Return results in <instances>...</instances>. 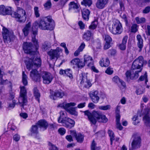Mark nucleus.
<instances>
[{
    "label": "nucleus",
    "mask_w": 150,
    "mask_h": 150,
    "mask_svg": "<svg viewBox=\"0 0 150 150\" xmlns=\"http://www.w3.org/2000/svg\"><path fill=\"white\" fill-rule=\"evenodd\" d=\"M37 35V30H34L33 27L32 28V42L33 43L35 46V49L32 44L31 42H25L23 43V48L25 53L29 54L30 55H37L39 52L37 51L39 47L38 40L35 38L36 35Z\"/></svg>",
    "instance_id": "obj_1"
},
{
    "label": "nucleus",
    "mask_w": 150,
    "mask_h": 150,
    "mask_svg": "<svg viewBox=\"0 0 150 150\" xmlns=\"http://www.w3.org/2000/svg\"><path fill=\"white\" fill-rule=\"evenodd\" d=\"M37 26H38V28L42 30H52L54 28L55 23L50 17H42L38 21H36L33 23L32 28L33 27L34 30H37L35 27Z\"/></svg>",
    "instance_id": "obj_2"
},
{
    "label": "nucleus",
    "mask_w": 150,
    "mask_h": 150,
    "mask_svg": "<svg viewBox=\"0 0 150 150\" xmlns=\"http://www.w3.org/2000/svg\"><path fill=\"white\" fill-rule=\"evenodd\" d=\"M60 114V116L58 120L59 123H61L63 126L69 129H71L74 127L75 121L67 117L66 112L61 111Z\"/></svg>",
    "instance_id": "obj_3"
},
{
    "label": "nucleus",
    "mask_w": 150,
    "mask_h": 150,
    "mask_svg": "<svg viewBox=\"0 0 150 150\" xmlns=\"http://www.w3.org/2000/svg\"><path fill=\"white\" fill-rule=\"evenodd\" d=\"M39 53L37 55H32L28 61H25V63L28 69L30 70L31 69L39 67L40 66L41 62V60L39 57Z\"/></svg>",
    "instance_id": "obj_4"
},
{
    "label": "nucleus",
    "mask_w": 150,
    "mask_h": 150,
    "mask_svg": "<svg viewBox=\"0 0 150 150\" xmlns=\"http://www.w3.org/2000/svg\"><path fill=\"white\" fill-rule=\"evenodd\" d=\"M11 16L17 19V21L20 23H24L26 21L27 15L25 11L23 8L17 7L16 11L13 12Z\"/></svg>",
    "instance_id": "obj_5"
},
{
    "label": "nucleus",
    "mask_w": 150,
    "mask_h": 150,
    "mask_svg": "<svg viewBox=\"0 0 150 150\" xmlns=\"http://www.w3.org/2000/svg\"><path fill=\"white\" fill-rule=\"evenodd\" d=\"M76 105V104L74 103H67L64 102L59 105L58 107L63 108L71 115L77 116L78 112L76 110L77 107H70L71 106H74Z\"/></svg>",
    "instance_id": "obj_6"
},
{
    "label": "nucleus",
    "mask_w": 150,
    "mask_h": 150,
    "mask_svg": "<svg viewBox=\"0 0 150 150\" xmlns=\"http://www.w3.org/2000/svg\"><path fill=\"white\" fill-rule=\"evenodd\" d=\"M109 29L112 33L115 35L121 34L123 31L122 25L118 20L113 21L111 27H110Z\"/></svg>",
    "instance_id": "obj_7"
},
{
    "label": "nucleus",
    "mask_w": 150,
    "mask_h": 150,
    "mask_svg": "<svg viewBox=\"0 0 150 150\" xmlns=\"http://www.w3.org/2000/svg\"><path fill=\"white\" fill-rule=\"evenodd\" d=\"M20 96L18 98V104L20 106L23 107L27 103V91L25 87L20 86Z\"/></svg>",
    "instance_id": "obj_8"
},
{
    "label": "nucleus",
    "mask_w": 150,
    "mask_h": 150,
    "mask_svg": "<svg viewBox=\"0 0 150 150\" xmlns=\"http://www.w3.org/2000/svg\"><path fill=\"white\" fill-rule=\"evenodd\" d=\"M144 64V59L142 56H140L136 59L133 62L132 67V70H139Z\"/></svg>",
    "instance_id": "obj_9"
},
{
    "label": "nucleus",
    "mask_w": 150,
    "mask_h": 150,
    "mask_svg": "<svg viewBox=\"0 0 150 150\" xmlns=\"http://www.w3.org/2000/svg\"><path fill=\"white\" fill-rule=\"evenodd\" d=\"M141 139L139 136L136 134L133 135L131 143L132 148L129 150H133L140 148L141 145Z\"/></svg>",
    "instance_id": "obj_10"
},
{
    "label": "nucleus",
    "mask_w": 150,
    "mask_h": 150,
    "mask_svg": "<svg viewBox=\"0 0 150 150\" xmlns=\"http://www.w3.org/2000/svg\"><path fill=\"white\" fill-rule=\"evenodd\" d=\"M2 33L4 42H10L13 37L12 33L9 32L7 29L4 27H3Z\"/></svg>",
    "instance_id": "obj_11"
},
{
    "label": "nucleus",
    "mask_w": 150,
    "mask_h": 150,
    "mask_svg": "<svg viewBox=\"0 0 150 150\" xmlns=\"http://www.w3.org/2000/svg\"><path fill=\"white\" fill-rule=\"evenodd\" d=\"M41 75L43 79V82L44 83L49 84L52 81L53 77L50 73L46 71L42 72Z\"/></svg>",
    "instance_id": "obj_12"
},
{
    "label": "nucleus",
    "mask_w": 150,
    "mask_h": 150,
    "mask_svg": "<svg viewBox=\"0 0 150 150\" xmlns=\"http://www.w3.org/2000/svg\"><path fill=\"white\" fill-rule=\"evenodd\" d=\"M62 50L59 47H57L56 49H51L48 52V54L50 57V59L52 60L55 58L57 59L59 56L60 52H62Z\"/></svg>",
    "instance_id": "obj_13"
},
{
    "label": "nucleus",
    "mask_w": 150,
    "mask_h": 150,
    "mask_svg": "<svg viewBox=\"0 0 150 150\" xmlns=\"http://www.w3.org/2000/svg\"><path fill=\"white\" fill-rule=\"evenodd\" d=\"M93 114L94 117L100 122L106 123L108 121V119L105 116L100 112L97 111L94 112Z\"/></svg>",
    "instance_id": "obj_14"
},
{
    "label": "nucleus",
    "mask_w": 150,
    "mask_h": 150,
    "mask_svg": "<svg viewBox=\"0 0 150 150\" xmlns=\"http://www.w3.org/2000/svg\"><path fill=\"white\" fill-rule=\"evenodd\" d=\"M142 71V69L139 70H132L131 72L127 71L126 73V75L127 78H130L131 79H135L137 78L139 76L138 73Z\"/></svg>",
    "instance_id": "obj_15"
},
{
    "label": "nucleus",
    "mask_w": 150,
    "mask_h": 150,
    "mask_svg": "<svg viewBox=\"0 0 150 150\" xmlns=\"http://www.w3.org/2000/svg\"><path fill=\"white\" fill-rule=\"evenodd\" d=\"M13 11L11 7H5L3 5L0 6V14L3 15H11Z\"/></svg>",
    "instance_id": "obj_16"
},
{
    "label": "nucleus",
    "mask_w": 150,
    "mask_h": 150,
    "mask_svg": "<svg viewBox=\"0 0 150 150\" xmlns=\"http://www.w3.org/2000/svg\"><path fill=\"white\" fill-rule=\"evenodd\" d=\"M30 76L33 81L36 82H39L40 81V76L36 69L32 70L30 72Z\"/></svg>",
    "instance_id": "obj_17"
},
{
    "label": "nucleus",
    "mask_w": 150,
    "mask_h": 150,
    "mask_svg": "<svg viewBox=\"0 0 150 150\" xmlns=\"http://www.w3.org/2000/svg\"><path fill=\"white\" fill-rule=\"evenodd\" d=\"M150 108H147L144 109L145 115L143 118V120L147 126H148L149 127H150Z\"/></svg>",
    "instance_id": "obj_18"
},
{
    "label": "nucleus",
    "mask_w": 150,
    "mask_h": 150,
    "mask_svg": "<svg viewBox=\"0 0 150 150\" xmlns=\"http://www.w3.org/2000/svg\"><path fill=\"white\" fill-rule=\"evenodd\" d=\"M109 0H97L96 7L99 9H103L108 4Z\"/></svg>",
    "instance_id": "obj_19"
},
{
    "label": "nucleus",
    "mask_w": 150,
    "mask_h": 150,
    "mask_svg": "<svg viewBox=\"0 0 150 150\" xmlns=\"http://www.w3.org/2000/svg\"><path fill=\"white\" fill-rule=\"evenodd\" d=\"M90 96L92 101L95 103H97L99 99L98 92L97 91H91L89 93Z\"/></svg>",
    "instance_id": "obj_20"
},
{
    "label": "nucleus",
    "mask_w": 150,
    "mask_h": 150,
    "mask_svg": "<svg viewBox=\"0 0 150 150\" xmlns=\"http://www.w3.org/2000/svg\"><path fill=\"white\" fill-rule=\"evenodd\" d=\"M72 9L76 12H79L80 11L79 5L74 1L71 2L69 4V10L70 11Z\"/></svg>",
    "instance_id": "obj_21"
},
{
    "label": "nucleus",
    "mask_w": 150,
    "mask_h": 150,
    "mask_svg": "<svg viewBox=\"0 0 150 150\" xmlns=\"http://www.w3.org/2000/svg\"><path fill=\"white\" fill-rule=\"evenodd\" d=\"M128 37L127 35L125 36L122 40V43L119 46V48L122 50H124L126 48V44Z\"/></svg>",
    "instance_id": "obj_22"
},
{
    "label": "nucleus",
    "mask_w": 150,
    "mask_h": 150,
    "mask_svg": "<svg viewBox=\"0 0 150 150\" xmlns=\"http://www.w3.org/2000/svg\"><path fill=\"white\" fill-rule=\"evenodd\" d=\"M93 34L92 31L88 30L84 33L83 38L87 41H89L90 40L91 37L93 35Z\"/></svg>",
    "instance_id": "obj_23"
},
{
    "label": "nucleus",
    "mask_w": 150,
    "mask_h": 150,
    "mask_svg": "<svg viewBox=\"0 0 150 150\" xmlns=\"http://www.w3.org/2000/svg\"><path fill=\"white\" fill-rule=\"evenodd\" d=\"M31 23L29 22L28 23L26 24L25 27L23 29V32L25 36H27L28 34L31 29Z\"/></svg>",
    "instance_id": "obj_24"
},
{
    "label": "nucleus",
    "mask_w": 150,
    "mask_h": 150,
    "mask_svg": "<svg viewBox=\"0 0 150 150\" xmlns=\"http://www.w3.org/2000/svg\"><path fill=\"white\" fill-rule=\"evenodd\" d=\"M137 38L138 41L137 43V46L139 48V51L140 52L143 47V40L141 36L139 35H137Z\"/></svg>",
    "instance_id": "obj_25"
},
{
    "label": "nucleus",
    "mask_w": 150,
    "mask_h": 150,
    "mask_svg": "<svg viewBox=\"0 0 150 150\" xmlns=\"http://www.w3.org/2000/svg\"><path fill=\"white\" fill-rule=\"evenodd\" d=\"M82 14L83 19L85 20L88 21L90 14V11L87 9H84L82 11Z\"/></svg>",
    "instance_id": "obj_26"
},
{
    "label": "nucleus",
    "mask_w": 150,
    "mask_h": 150,
    "mask_svg": "<svg viewBox=\"0 0 150 150\" xmlns=\"http://www.w3.org/2000/svg\"><path fill=\"white\" fill-rule=\"evenodd\" d=\"M37 124L39 125L40 127H42L46 129H47L48 126V123L45 120H42L39 121Z\"/></svg>",
    "instance_id": "obj_27"
},
{
    "label": "nucleus",
    "mask_w": 150,
    "mask_h": 150,
    "mask_svg": "<svg viewBox=\"0 0 150 150\" xmlns=\"http://www.w3.org/2000/svg\"><path fill=\"white\" fill-rule=\"evenodd\" d=\"M64 95V93L63 92L57 91L54 92V96H50V98L54 100H55L56 97L62 98Z\"/></svg>",
    "instance_id": "obj_28"
},
{
    "label": "nucleus",
    "mask_w": 150,
    "mask_h": 150,
    "mask_svg": "<svg viewBox=\"0 0 150 150\" xmlns=\"http://www.w3.org/2000/svg\"><path fill=\"white\" fill-rule=\"evenodd\" d=\"M120 115L117 114L116 116V128L119 130H121L122 129L123 127L120 122Z\"/></svg>",
    "instance_id": "obj_29"
},
{
    "label": "nucleus",
    "mask_w": 150,
    "mask_h": 150,
    "mask_svg": "<svg viewBox=\"0 0 150 150\" xmlns=\"http://www.w3.org/2000/svg\"><path fill=\"white\" fill-rule=\"evenodd\" d=\"M38 127L37 125H33L30 129V135L32 136L38 133Z\"/></svg>",
    "instance_id": "obj_30"
},
{
    "label": "nucleus",
    "mask_w": 150,
    "mask_h": 150,
    "mask_svg": "<svg viewBox=\"0 0 150 150\" xmlns=\"http://www.w3.org/2000/svg\"><path fill=\"white\" fill-rule=\"evenodd\" d=\"M84 62L85 64H87V66L89 67L92 64V58L90 56H84Z\"/></svg>",
    "instance_id": "obj_31"
},
{
    "label": "nucleus",
    "mask_w": 150,
    "mask_h": 150,
    "mask_svg": "<svg viewBox=\"0 0 150 150\" xmlns=\"http://www.w3.org/2000/svg\"><path fill=\"white\" fill-rule=\"evenodd\" d=\"M51 47V43L48 42H45L42 45V48L44 50H46Z\"/></svg>",
    "instance_id": "obj_32"
},
{
    "label": "nucleus",
    "mask_w": 150,
    "mask_h": 150,
    "mask_svg": "<svg viewBox=\"0 0 150 150\" xmlns=\"http://www.w3.org/2000/svg\"><path fill=\"white\" fill-rule=\"evenodd\" d=\"M34 94L36 99L37 100L39 103L40 102V95L38 90L37 89H34Z\"/></svg>",
    "instance_id": "obj_33"
},
{
    "label": "nucleus",
    "mask_w": 150,
    "mask_h": 150,
    "mask_svg": "<svg viewBox=\"0 0 150 150\" xmlns=\"http://www.w3.org/2000/svg\"><path fill=\"white\" fill-rule=\"evenodd\" d=\"M100 64L101 67H107L110 64V61L108 58H107L105 60L103 61V62L100 61Z\"/></svg>",
    "instance_id": "obj_34"
},
{
    "label": "nucleus",
    "mask_w": 150,
    "mask_h": 150,
    "mask_svg": "<svg viewBox=\"0 0 150 150\" xmlns=\"http://www.w3.org/2000/svg\"><path fill=\"white\" fill-rule=\"evenodd\" d=\"M43 6L44 8L46 10H49L52 7V3L50 0H47Z\"/></svg>",
    "instance_id": "obj_35"
},
{
    "label": "nucleus",
    "mask_w": 150,
    "mask_h": 150,
    "mask_svg": "<svg viewBox=\"0 0 150 150\" xmlns=\"http://www.w3.org/2000/svg\"><path fill=\"white\" fill-rule=\"evenodd\" d=\"M27 78L28 77L25 74V72L23 71L22 72V82L25 86H26L28 84Z\"/></svg>",
    "instance_id": "obj_36"
},
{
    "label": "nucleus",
    "mask_w": 150,
    "mask_h": 150,
    "mask_svg": "<svg viewBox=\"0 0 150 150\" xmlns=\"http://www.w3.org/2000/svg\"><path fill=\"white\" fill-rule=\"evenodd\" d=\"M82 5L86 6H90L92 4V1L91 0H83V1L81 2Z\"/></svg>",
    "instance_id": "obj_37"
},
{
    "label": "nucleus",
    "mask_w": 150,
    "mask_h": 150,
    "mask_svg": "<svg viewBox=\"0 0 150 150\" xmlns=\"http://www.w3.org/2000/svg\"><path fill=\"white\" fill-rule=\"evenodd\" d=\"M84 136L81 133L78 134L76 138L77 141L79 143H81L84 140Z\"/></svg>",
    "instance_id": "obj_38"
},
{
    "label": "nucleus",
    "mask_w": 150,
    "mask_h": 150,
    "mask_svg": "<svg viewBox=\"0 0 150 150\" xmlns=\"http://www.w3.org/2000/svg\"><path fill=\"white\" fill-rule=\"evenodd\" d=\"M80 79L81 80V83H83L85 82H86L87 81V76L84 73H82L80 76Z\"/></svg>",
    "instance_id": "obj_39"
},
{
    "label": "nucleus",
    "mask_w": 150,
    "mask_h": 150,
    "mask_svg": "<svg viewBox=\"0 0 150 150\" xmlns=\"http://www.w3.org/2000/svg\"><path fill=\"white\" fill-rule=\"evenodd\" d=\"M145 80V83L146 84V83L148 82V80L147 79V75L146 72H145L144 74L143 75L141 76L139 79V80L140 81H143Z\"/></svg>",
    "instance_id": "obj_40"
},
{
    "label": "nucleus",
    "mask_w": 150,
    "mask_h": 150,
    "mask_svg": "<svg viewBox=\"0 0 150 150\" xmlns=\"http://www.w3.org/2000/svg\"><path fill=\"white\" fill-rule=\"evenodd\" d=\"M135 19L137 23L138 24L144 23L146 21L145 18L143 17L139 18L138 17H136L135 18Z\"/></svg>",
    "instance_id": "obj_41"
},
{
    "label": "nucleus",
    "mask_w": 150,
    "mask_h": 150,
    "mask_svg": "<svg viewBox=\"0 0 150 150\" xmlns=\"http://www.w3.org/2000/svg\"><path fill=\"white\" fill-rule=\"evenodd\" d=\"M79 61V59L78 58H76L74 59L71 61V65L74 67V66H77Z\"/></svg>",
    "instance_id": "obj_42"
},
{
    "label": "nucleus",
    "mask_w": 150,
    "mask_h": 150,
    "mask_svg": "<svg viewBox=\"0 0 150 150\" xmlns=\"http://www.w3.org/2000/svg\"><path fill=\"white\" fill-rule=\"evenodd\" d=\"M91 150H100V148L96 146V144L94 140L92 141L91 146Z\"/></svg>",
    "instance_id": "obj_43"
},
{
    "label": "nucleus",
    "mask_w": 150,
    "mask_h": 150,
    "mask_svg": "<svg viewBox=\"0 0 150 150\" xmlns=\"http://www.w3.org/2000/svg\"><path fill=\"white\" fill-rule=\"evenodd\" d=\"M103 37L106 42H110L112 41V39L108 35L105 34L104 35Z\"/></svg>",
    "instance_id": "obj_44"
},
{
    "label": "nucleus",
    "mask_w": 150,
    "mask_h": 150,
    "mask_svg": "<svg viewBox=\"0 0 150 150\" xmlns=\"http://www.w3.org/2000/svg\"><path fill=\"white\" fill-rule=\"evenodd\" d=\"M65 75L69 77V78H72L73 76L72 74V71L70 69H67L65 70Z\"/></svg>",
    "instance_id": "obj_45"
},
{
    "label": "nucleus",
    "mask_w": 150,
    "mask_h": 150,
    "mask_svg": "<svg viewBox=\"0 0 150 150\" xmlns=\"http://www.w3.org/2000/svg\"><path fill=\"white\" fill-rule=\"evenodd\" d=\"M34 14L36 18H38L40 16V14L39 13L38 8L37 7H35L34 8Z\"/></svg>",
    "instance_id": "obj_46"
},
{
    "label": "nucleus",
    "mask_w": 150,
    "mask_h": 150,
    "mask_svg": "<svg viewBox=\"0 0 150 150\" xmlns=\"http://www.w3.org/2000/svg\"><path fill=\"white\" fill-rule=\"evenodd\" d=\"M138 116L135 115L132 118V120L133 121V123L134 125H136L139 123V121L138 119Z\"/></svg>",
    "instance_id": "obj_47"
},
{
    "label": "nucleus",
    "mask_w": 150,
    "mask_h": 150,
    "mask_svg": "<svg viewBox=\"0 0 150 150\" xmlns=\"http://www.w3.org/2000/svg\"><path fill=\"white\" fill-rule=\"evenodd\" d=\"M144 89L142 86L138 88L136 91V93L137 95H140L144 93Z\"/></svg>",
    "instance_id": "obj_48"
},
{
    "label": "nucleus",
    "mask_w": 150,
    "mask_h": 150,
    "mask_svg": "<svg viewBox=\"0 0 150 150\" xmlns=\"http://www.w3.org/2000/svg\"><path fill=\"white\" fill-rule=\"evenodd\" d=\"M58 132L61 135H63L66 132V129L63 127L60 128L58 129Z\"/></svg>",
    "instance_id": "obj_49"
},
{
    "label": "nucleus",
    "mask_w": 150,
    "mask_h": 150,
    "mask_svg": "<svg viewBox=\"0 0 150 150\" xmlns=\"http://www.w3.org/2000/svg\"><path fill=\"white\" fill-rule=\"evenodd\" d=\"M95 118H96L95 117ZM89 119L90 121L93 124L95 125L96 122V120L95 119V117L94 115L93 116L92 115L90 118Z\"/></svg>",
    "instance_id": "obj_50"
},
{
    "label": "nucleus",
    "mask_w": 150,
    "mask_h": 150,
    "mask_svg": "<svg viewBox=\"0 0 150 150\" xmlns=\"http://www.w3.org/2000/svg\"><path fill=\"white\" fill-rule=\"evenodd\" d=\"M150 11V6H147L143 10L142 13H143L146 14L149 13Z\"/></svg>",
    "instance_id": "obj_51"
},
{
    "label": "nucleus",
    "mask_w": 150,
    "mask_h": 150,
    "mask_svg": "<svg viewBox=\"0 0 150 150\" xmlns=\"http://www.w3.org/2000/svg\"><path fill=\"white\" fill-rule=\"evenodd\" d=\"M137 25L134 24L132 26L131 28V31L132 32L135 33L137 31Z\"/></svg>",
    "instance_id": "obj_52"
},
{
    "label": "nucleus",
    "mask_w": 150,
    "mask_h": 150,
    "mask_svg": "<svg viewBox=\"0 0 150 150\" xmlns=\"http://www.w3.org/2000/svg\"><path fill=\"white\" fill-rule=\"evenodd\" d=\"M49 126V129L51 130H52L57 128V125L55 123L50 124Z\"/></svg>",
    "instance_id": "obj_53"
},
{
    "label": "nucleus",
    "mask_w": 150,
    "mask_h": 150,
    "mask_svg": "<svg viewBox=\"0 0 150 150\" xmlns=\"http://www.w3.org/2000/svg\"><path fill=\"white\" fill-rule=\"evenodd\" d=\"M105 72L106 74H108L111 75L113 73V71L112 69L110 68V67H109L107 68Z\"/></svg>",
    "instance_id": "obj_54"
},
{
    "label": "nucleus",
    "mask_w": 150,
    "mask_h": 150,
    "mask_svg": "<svg viewBox=\"0 0 150 150\" xmlns=\"http://www.w3.org/2000/svg\"><path fill=\"white\" fill-rule=\"evenodd\" d=\"M49 146L50 147L49 148H50L52 150H58V149L55 145L51 143L50 142L49 143Z\"/></svg>",
    "instance_id": "obj_55"
},
{
    "label": "nucleus",
    "mask_w": 150,
    "mask_h": 150,
    "mask_svg": "<svg viewBox=\"0 0 150 150\" xmlns=\"http://www.w3.org/2000/svg\"><path fill=\"white\" fill-rule=\"evenodd\" d=\"M110 108V105H107L105 106H100L99 107V108L101 110H106L109 109Z\"/></svg>",
    "instance_id": "obj_56"
},
{
    "label": "nucleus",
    "mask_w": 150,
    "mask_h": 150,
    "mask_svg": "<svg viewBox=\"0 0 150 150\" xmlns=\"http://www.w3.org/2000/svg\"><path fill=\"white\" fill-rule=\"evenodd\" d=\"M16 101L15 100H13L12 103H9L8 108H13L16 104Z\"/></svg>",
    "instance_id": "obj_57"
},
{
    "label": "nucleus",
    "mask_w": 150,
    "mask_h": 150,
    "mask_svg": "<svg viewBox=\"0 0 150 150\" xmlns=\"http://www.w3.org/2000/svg\"><path fill=\"white\" fill-rule=\"evenodd\" d=\"M112 81L114 82L118 83L120 81V80L117 76H115L112 79Z\"/></svg>",
    "instance_id": "obj_58"
},
{
    "label": "nucleus",
    "mask_w": 150,
    "mask_h": 150,
    "mask_svg": "<svg viewBox=\"0 0 150 150\" xmlns=\"http://www.w3.org/2000/svg\"><path fill=\"white\" fill-rule=\"evenodd\" d=\"M85 64V63H84V62H83L79 59V61L77 67L78 68H82L84 66Z\"/></svg>",
    "instance_id": "obj_59"
},
{
    "label": "nucleus",
    "mask_w": 150,
    "mask_h": 150,
    "mask_svg": "<svg viewBox=\"0 0 150 150\" xmlns=\"http://www.w3.org/2000/svg\"><path fill=\"white\" fill-rule=\"evenodd\" d=\"M13 139L16 142L18 141L20 139V136L18 134L14 135L13 137Z\"/></svg>",
    "instance_id": "obj_60"
},
{
    "label": "nucleus",
    "mask_w": 150,
    "mask_h": 150,
    "mask_svg": "<svg viewBox=\"0 0 150 150\" xmlns=\"http://www.w3.org/2000/svg\"><path fill=\"white\" fill-rule=\"evenodd\" d=\"M85 46V43L84 42H83L81 44L78 49L79 50V51L82 52L83 49L84 48Z\"/></svg>",
    "instance_id": "obj_61"
},
{
    "label": "nucleus",
    "mask_w": 150,
    "mask_h": 150,
    "mask_svg": "<svg viewBox=\"0 0 150 150\" xmlns=\"http://www.w3.org/2000/svg\"><path fill=\"white\" fill-rule=\"evenodd\" d=\"M108 133L110 137V138H114V134L112 130H109L108 131Z\"/></svg>",
    "instance_id": "obj_62"
},
{
    "label": "nucleus",
    "mask_w": 150,
    "mask_h": 150,
    "mask_svg": "<svg viewBox=\"0 0 150 150\" xmlns=\"http://www.w3.org/2000/svg\"><path fill=\"white\" fill-rule=\"evenodd\" d=\"M83 112L85 115L87 116L88 119L92 115L91 113L88 110H86Z\"/></svg>",
    "instance_id": "obj_63"
},
{
    "label": "nucleus",
    "mask_w": 150,
    "mask_h": 150,
    "mask_svg": "<svg viewBox=\"0 0 150 150\" xmlns=\"http://www.w3.org/2000/svg\"><path fill=\"white\" fill-rule=\"evenodd\" d=\"M145 32L147 35H150V26L147 25V28Z\"/></svg>",
    "instance_id": "obj_64"
}]
</instances>
